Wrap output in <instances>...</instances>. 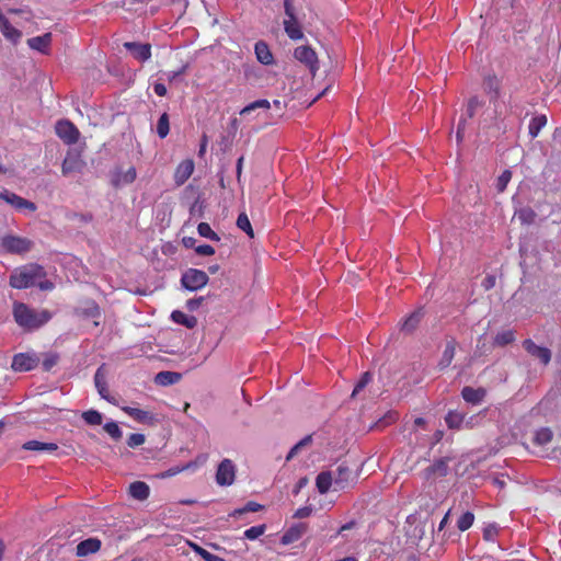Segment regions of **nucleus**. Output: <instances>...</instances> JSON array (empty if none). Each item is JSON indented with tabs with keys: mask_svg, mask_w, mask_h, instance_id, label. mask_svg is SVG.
<instances>
[{
	"mask_svg": "<svg viewBox=\"0 0 561 561\" xmlns=\"http://www.w3.org/2000/svg\"><path fill=\"white\" fill-rule=\"evenodd\" d=\"M24 450L37 451V453H53L58 449L55 443H44L39 440H28L22 445Z\"/></svg>",
	"mask_w": 561,
	"mask_h": 561,
	"instance_id": "aec40b11",
	"label": "nucleus"
},
{
	"mask_svg": "<svg viewBox=\"0 0 561 561\" xmlns=\"http://www.w3.org/2000/svg\"><path fill=\"white\" fill-rule=\"evenodd\" d=\"M428 471L435 476H445L447 472V465L444 460L435 461L430 468Z\"/></svg>",
	"mask_w": 561,
	"mask_h": 561,
	"instance_id": "864d4df0",
	"label": "nucleus"
},
{
	"mask_svg": "<svg viewBox=\"0 0 561 561\" xmlns=\"http://www.w3.org/2000/svg\"><path fill=\"white\" fill-rule=\"evenodd\" d=\"M170 131L169 115L163 113L157 123V134L160 138H165Z\"/></svg>",
	"mask_w": 561,
	"mask_h": 561,
	"instance_id": "a19ab883",
	"label": "nucleus"
},
{
	"mask_svg": "<svg viewBox=\"0 0 561 561\" xmlns=\"http://www.w3.org/2000/svg\"><path fill=\"white\" fill-rule=\"evenodd\" d=\"M194 551L201 556L205 561H226L224 558L217 556V554H213L210 553L209 551H207L206 549L197 546V545H192Z\"/></svg>",
	"mask_w": 561,
	"mask_h": 561,
	"instance_id": "de8ad7c7",
	"label": "nucleus"
},
{
	"mask_svg": "<svg viewBox=\"0 0 561 561\" xmlns=\"http://www.w3.org/2000/svg\"><path fill=\"white\" fill-rule=\"evenodd\" d=\"M312 443V436L307 435L302 439H300L296 445L293 446V448L289 450L288 455L286 456V460H291L302 448L309 446Z\"/></svg>",
	"mask_w": 561,
	"mask_h": 561,
	"instance_id": "58836bf2",
	"label": "nucleus"
},
{
	"mask_svg": "<svg viewBox=\"0 0 561 561\" xmlns=\"http://www.w3.org/2000/svg\"><path fill=\"white\" fill-rule=\"evenodd\" d=\"M523 347L528 354L538 358L543 365H548L551 360V352L549 348L539 346L530 339L523 342Z\"/></svg>",
	"mask_w": 561,
	"mask_h": 561,
	"instance_id": "f8f14e48",
	"label": "nucleus"
},
{
	"mask_svg": "<svg viewBox=\"0 0 561 561\" xmlns=\"http://www.w3.org/2000/svg\"><path fill=\"white\" fill-rule=\"evenodd\" d=\"M59 362V355L55 352H47L43 354L42 367L45 371H49Z\"/></svg>",
	"mask_w": 561,
	"mask_h": 561,
	"instance_id": "f704fd0d",
	"label": "nucleus"
},
{
	"mask_svg": "<svg viewBox=\"0 0 561 561\" xmlns=\"http://www.w3.org/2000/svg\"><path fill=\"white\" fill-rule=\"evenodd\" d=\"M22 198L23 197L19 196L18 194H15L13 192L8 191V190H3L0 192V199L8 203L15 209H18L19 205L22 203Z\"/></svg>",
	"mask_w": 561,
	"mask_h": 561,
	"instance_id": "e433bc0d",
	"label": "nucleus"
},
{
	"mask_svg": "<svg viewBox=\"0 0 561 561\" xmlns=\"http://www.w3.org/2000/svg\"><path fill=\"white\" fill-rule=\"evenodd\" d=\"M12 313L16 324L25 331L38 330L53 318L46 309H34L19 301L13 304Z\"/></svg>",
	"mask_w": 561,
	"mask_h": 561,
	"instance_id": "f03ea898",
	"label": "nucleus"
},
{
	"mask_svg": "<svg viewBox=\"0 0 561 561\" xmlns=\"http://www.w3.org/2000/svg\"><path fill=\"white\" fill-rule=\"evenodd\" d=\"M51 33H45L41 36H34L27 39V45L31 49L42 54H48L51 44Z\"/></svg>",
	"mask_w": 561,
	"mask_h": 561,
	"instance_id": "2eb2a0df",
	"label": "nucleus"
},
{
	"mask_svg": "<svg viewBox=\"0 0 561 561\" xmlns=\"http://www.w3.org/2000/svg\"><path fill=\"white\" fill-rule=\"evenodd\" d=\"M265 528V525L252 526L248 528L243 535L249 540H255L264 534Z\"/></svg>",
	"mask_w": 561,
	"mask_h": 561,
	"instance_id": "8fccbe9b",
	"label": "nucleus"
},
{
	"mask_svg": "<svg viewBox=\"0 0 561 561\" xmlns=\"http://www.w3.org/2000/svg\"><path fill=\"white\" fill-rule=\"evenodd\" d=\"M204 301V298L203 297H198V298H192V299H188L186 301V308L190 310V311H195L196 309L199 308V306L202 305V302Z\"/></svg>",
	"mask_w": 561,
	"mask_h": 561,
	"instance_id": "052dcab7",
	"label": "nucleus"
},
{
	"mask_svg": "<svg viewBox=\"0 0 561 561\" xmlns=\"http://www.w3.org/2000/svg\"><path fill=\"white\" fill-rule=\"evenodd\" d=\"M171 319L178 324H182L187 329H193L197 324V319L194 316H190L180 310H174L171 313Z\"/></svg>",
	"mask_w": 561,
	"mask_h": 561,
	"instance_id": "bb28decb",
	"label": "nucleus"
},
{
	"mask_svg": "<svg viewBox=\"0 0 561 561\" xmlns=\"http://www.w3.org/2000/svg\"><path fill=\"white\" fill-rule=\"evenodd\" d=\"M485 394H486V392L483 388L474 389L471 387H465L461 390V396H462L463 400L466 402L472 403V404L481 403L483 401Z\"/></svg>",
	"mask_w": 561,
	"mask_h": 561,
	"instance_id": "412c9836",
	"label": "nucleus"
},
{
	"mask_svg": "<svg viewBox=\"0 0 561 561\" xmlns=\"http://www.w3.org/2000/svg\"><path fill=\"white\" fill-rule=\"evenodd\" d=\"M334 484V477L330 471H322L316 479V485L320 494H325L331 485Z\"/></svg>",
	"mask_w": 561,
	"mask_h": 561,
	"instance_id": "a878e982",
	"label": "nucleus"
},
{
	"mask_svg": "<svg viewBox=\"0 0 561 561\" xmlns=\"http://www.w3.org/2000/svg\"><path fill=\"white\" fill-rule=\"evenodd\" d=\"M483 287L488 290L491 289L495 285L494 276H486L482 283Z\"/></svg>",
	"mask_w": 561,
	"mask_h": 561,
	"instance_id": "338daca9",
	"label": "nucleus"
},
{
	"mask_svg": "<svg viewBox=\"0 0 561 561\" xmlns=\"http://www.w3.org/2000/svg\"><path fill=\"white\" fill-rule=\"evenodd\" d=\"M547 117L546 115H537L533 117L529 122L528 131L531 138L538 136L540 130L546 126Z\"/></svg>",
	"mask_w": 561,
	"mask_h": 561,
	"instance_id": "7c9ffc66",
	"label": "nucleus"
},
{
	"mask_svg": "<svg viewBox=\"0 0 561 561\" xmlns=\"http://www.w3.org/2000/svg\"><path fill=\"white\" fill-rule=\"evenodd\" d=\"M10 286L24 289L38 286L42 290H51L53 282L46 279L45 270L38 264H26L15 268L10 275Z\"/></svg>",
	"mask_w": 561,
	"mask_h": 561,
	"instance_id": "f257e3e1",
	"label": "nucleus"
},
{
	"mask_svg": "<svg viewBox=\"0 0 561 561\" xmlns=\"http://www.w3.org/2000/svg\"><path fill=\"white\" fill-rule=\"evenodd\" d=\"M474 522V515L471 512L463 513L457 520V527L459 530L465 531L469 529Z\"/></svg>",
	"mask_w": 561,
	"mask_h": 561,
	"instance_id": "c03bdc74",
	"label": "nucleus"
},
{
	"mask_svg": "<svg viewBox=\"0 0 561 561\" xmlns=\"http://www.w3.org/2000/svg\"><path fill=\"white\" fill-rule=\"evenodd\" d=\"M0 245L7 253L24 254L33 248V241L25 237L5 234L0 239Z\"/></svg>",
	"mask_w": 561,
	"mask_h": 561,
	"instance_id": "7ed1b4c3",
	"label": "nucleus"
},
{
	"mask_svg": "<svg viewBox=\"0 0 561 561\" xmlns=\"http://www.w3.org/2000/svg\"><path fill=\"white\" fill-rule=\"evenodd\" d=\"M398 414L396 412H389L382 420H380V423H383L386 425L393 423L397 421Z\"/></svg>",
	"mask_w": 561,
	"mask_h": 561,
	"instance_id": "e2e57ef3",
	"label": "nucleus"
},
{
	"mask_svg": "<svg viewBox=\"0 0 561 561\" xmlns=\"http://www.w3.org/2000/svg\"><path fill=\"white\" fill-rule=\"evenodd\" d=\"M512 179V172L508 171V170H505L499 178H497V181H496V190L497 192L502 193L505 191L507 184L510 183Z\"/></svg>",
	"mask_w": 561,
	"mask_h": 561,
	"instance_id": "3c124183",
	"label": "nucleus"
},
{
	"mask_svg": "<svg viewBox=\"0 0 561 561\" xmlns=\"http://www.w3.org/2000/svg\"><path fill=\"white\" fill-rule=\"evenodd\" d=\"M104 431L114 439L118 440L122 437V431L117 423L115 422H107L104 425Z\"/></svg>",
	"mask_w": 561,
	"mask_h": 561,
	"instance_id": "603ef678",
	"label": "nucleus"
},
{
	"mask_svg": "<svg viewBox=\"0 0 561 561\" xmlns=\"http://www.w3.org/2000/svg\"><path fill=\"white\" fill-rule=\"evenodd\" d=\"M455 351H456V344H455V341H449L447 344H446V347L443 352V355H442V359L439 362V366L442 368H446L448 367L453 359H454V356H455Z\"/></svg>",
	"mask_w": 561,
	"mask_h": 561,
	"instance_id": "2f4dec72",
	"label": "nucleus"
},
{
	"mask_svg": "<svg viewBox=\"0 0 561 561\" xmlns=\"http://www.w3.org/2000/svg\"><path fill=\"white\" fill-rule=\"evenodd\" d=\"M145 443V435L142 434H131L127 439V445L131 448H135L137 446H140Z\"/></svg>",
	"mask_w": 561,
	"mask_h": 561,
	"instance_id": "5fc2aeb1",
	"label": "nucleus"
},
{
	"mask_svg": "<svg viewBox=\"0 0 561 561\" xmlns=\"http://www.w3.org/2000/svg\"><path fill=\"white\" fill-rule=\"evenodd\" d=\"M284 9L287 19L284 20V30L288 37L294 41L301 39L304 33L294 13V8L290 0L284 1Z\"/></svg>",
	"mask_w": 561,
	"mask_h": 561,
	"instance_id": "39448f33",
	"label": "nucleus"
},
{
	"mask_svg": "<svg viewBox=\"0 0 561 561\" xmlns=\"http://www.w3.org/2000/svg\"><path fill=\"white\" fill-rule=\"evenodd\" d=\"M236 478V468L230 459H224L217 469L216 482L219 485H231Z\"/></svg>",
	"mask_w": 561,
	"mask_h": 561,
	"instance_id": "9d476101",
	"label": "nucleus"
},
{
	"mask_svg": "<svg viewBox=\"0 0 561 561\" xmlns=\"http://www.w3.org/2000/svg\"><path fill=\"white\" fill-rule=\"evenodd\" d=\"M254 53L259 62L265 66L274 64L273 54L264 41H259L254 45Z\"/></svg>",
	"mask_w": 561,
	"mask_h": 561,
	"instance_id": "a211bd4d",
	"label": "nucleus"
},
{
	"mask_svg": "<svg viewBox=\"0 0 561 561\" xmlns=\"http://www.w3.org/2000/svg\"><path fill=\"white\" fill-rule=\"evenodd\" d=\"M182 378V375L180 373L175 371H160L154 377V382L159 386H171L178 383Z\"/></svg>",
	"mask_w": 561,
	"mask_h": 561,
	"instance_id": "b1692460",
	"label": "nucleus"
},
{
	"mask_svg": "<svg viewBox=\"0 0 561 561\" xmlns=\"http://www.w3.org/2000/svg\"><path fill=\"white\" fill-rule=\"evenodd\" d=\"M39 362L41 358L35 352L19 353L13 356L11 368L19 373L30 371L34 369Z\"/></svg>",
	"mask_w": 561,
	"mask_h": 561,
	"instance_id": "423d86ee",
	"label": "nucleus"
},
{
	"mask_svg": "<svg viewBox=\"0 0 561 561\" xmlns=\"http://www.w3.org/2000/svg\"><path fill=\"white\" fill-rule=\"evenodd\" d=\"M260 510H262V505L256 503V502H248L243 507L241 508H237L234 510L232 513H231V516H240L244 513H255V512H259Z\"/></svg>",
	"mask_w": 561,
	"mask_h": 561,
	"instance_id": "a18cd8bd",
	"label": "nucleus"
},
{
	"mask_svg": "<svg viewBox=\"0 0 561 561\" xmlns=\"http://www.w3.org/2000/svg\"><path fill=\"white\" fill-rule=\"evenodd\" d=\"M352 479V471L347 466L340 465L334 476V485L336 489H344Z\"/></svg>",
	"mask_w": 561,
	"mask_h": 561,
	"instance_id": "5701e85b",
	"label": "nucleus"
},
{
	"mask_svg": "<svg viewBox=\"0 0 561 561\" xmlns=\"http://www.w3.org/2000/svg\"><path fill=\"white\" fill-rule=\"evenodd\" d=\"M101 548V541L98 538H89L78 543L77 556L87 557L91 553H95Z\"/></svg>",
	"mask_w": 561,
	"mask_h": 561,
	"instance_id": "6ab92c4d",
	"label": "nucleus"
},
{
	"mask_svg": "<svg viewBox=\"0 0 561 561\" xmlns=\"http://www.w3.org/2000/svg\"><path fill=\"white\" fill-rule=\"evenodd\" d=\"M515 340V333L513 330H505L499 332L494 337V344L499 346H505Z\"/></svg>",
	"mask_w": 561,
	"mask_h": 561,
	"instance_id": "c9c22d12",
	"label": "nucleus"
},
{
	"mask_svg": "<svg viewBox=\"0 0 561 561\" xmlns=\"http://www.w3.org/2000/svg\"><path fill=\"white\" fill-rule=\"evenodd\" d=\"M237 227L244 231L250 238L254 237V232L249 217L245 213H241L237 218Z\"/></svg>",
	"mask_w": 561,
	"mask_h": 561,
	"instance_id": "ea45409f",
	"label": "nucleus"
},
{
	"mask_svg": "<svg viewBox=\"0 0 561 561\" xmlns=\"http://www.w3.org/2000/svg\"><path fill=\"white\" fill-rule=\"evenodd\" d=\"M485 89L490 92H494V95H497L499 92V80L495 77H490L485 80Z\"/></svg>",
	"mask_w": 561,
	"mask_h": 561,
	"instance_id": "6e6d98bb",
	"label": "nucleus"
},
{
	"mask_svg": "<svg viewBox=\"0 0 561 561\" xmlns=\"http://www.w3.org/2000/svg\"><path fill=\"white\" fill-rule=\"evenodd\" d=\"M150 489L147 483L142 481L133 482L129 485V494L131 497L138 501H145L148 499Z\"/></svg>",
	"mask_w": 561,
	"mask_h": 561,
	"instance_id": "393cba45",
	"label": "nucleus"
},
{
	"mask_svg": "<svg viewBox=\"0 0 561 561\" xmlns=\"http://www.w3.org/2000/svg\"><path fill=\"white\" fill-rule=\"evenodd\" d=\"M463 417L465 416L462 413H459L456 411H449L445 417V421L449 428L459 430L463 422Z\"/></svg>",
	"mask_w": 561,
	"mask_h": 561,
	"instance_id": "72a5a7b5",
	"label": "nucleus"
},
{
	"mask_svg": "<svg viewBox=\"0 0 561 561\" xmlns=\"http://www.w3.org/2000/svg\"><path fill=\"white\" fill-rule=\"evenodd\" d=\"M124 47L130 51L133 57L141 62L147 61L151 57L150 44H141L135 42L124 43Z\"/></svg>",
	"mask_w": 561,
	"mask_h": 561,
	"instance_id": "ddd939ff",
	"label": "nucleus"
},
{
	"mask_svg": "<svg viewBox=\"0 0 561 561\" xmlns=\"http://www.w3.org/2000/svg\"><path fill=\"white\" fill-rule=\"evenodd\" d=\"M422 317L423 312L421 310L414 311L402 322L401 330L411 333L419 325Z\"/></svg>",
	"mask_w": 561,
	"mask_h": 561,
	"instance_id": "c756f323",
	"label": "nucleus"
},
{
	"mask_svg": "<svg viewBox=\"0 0 561 561\" xmlns=\"http://www.w3.org/2000/svg\"><path fill=\"white\" fill-rule=\"evenodd\" d=\"M136 176L137 172L134 167L128 168L126 171H123L121 168H115L111 172V184L114 187L125 186L133 183L136 180Z\"/></svg>",
	"mask_w": 561,
	"mask_h": 561,
	"instance_id": "9b49d317",
	"label": "nucleus"
},
{
	"mask_svg": "<svg viewBox=\"0 0 561 561\" xmlns=\"http://www.w3.org/2000/svg\"><path fill=\"white\" fill-rule=\"evenodd\" d=\"M153 91L159 96H164L167 94V88L163 83L157 82L153 85Z\"/></svg>",
	"mask_w": 561,
	"mask_h": 561,
	"instance_id": "680f3d73",
	"label": "nucleus"
},
{
	"mask_svg": "<svg viewBox=\"0 0 561 561\" xmlns=\"http://www.w3.org/2000/svg\"><path fill=\"white\" fill-rule=\"evenodd\" d=\"M56 134L67 145L76 144L80 136L78 128L67 119L57 122Z\"/></svg>",
	"mask_w": 561,
	"mask_h": 561,
	"instance_id": "6e6552de",
	"label": "nucleus"
},
{
	"mask_svg": "<svg viewBox=\"0 0 561 561\" xmlns=\"http://www.w3.org/2000/svg\"><path fill=\"white\" fill-rule=\"evenodd\" d=\"M312 443V436L307 435L302 439H300L296 445L293 446V448L289 450L288 455L286 456V460H291L302 448L309 446Z\"/></svg>",
	"mask_w": 561,
	"mask_h": 561,
	"instance_id": "4c0bfd02",
	"label": "nucleus"
},
{
	"mask_svg": "<svg viewBox=\"0 0 561 561\" xmlns=\"http://www.w3.org/2000/svg\"><path fill=\"white\" fill-rule=\"evenodd\" d=\"M195 252L199 255L208 256L215 253V249L209 244H202L196 247Z\"/></svg>",
	"mask_w": 561,
	"mask_h": 561,
	"instance_id": "bf43d9fd",
	"label": "nucleus"
},
{
	"mask_svg": "<svg viewBox=\"0 0 561 561\" xmlns=\"http://www.w3.org/2000/svg\"><path fill=\"white\" fill-rule=\"evenodd\" d=\"M194 161L192 159H186L182 161L175 169L174 172V181L178 185L184 184L194 171Z\"/></svg>",
	"mask_w": 561,
	"mask_h": 561,
	"instance_id": "4468645a",
	"label": "nucleus"
},
{
	"mask_svg": "<svg viewBox=\"0 0 561 561\" xmlns=\"http://www.w3.org/2000/svg\"><path fill=\"white\" fill-rule=\"evenodd\" d=\"M122 410L139 423L152 425L156 422L154 415L150 412L131 407H123Z\"/></svg>",
	"mask_w": 561,
	"mask_h": 561,
	"instance_id": "dca6fc26",
	"label": "nucleus"
},
{
	"mask_svg": "<svg viewBox=\"0 0 561 561\" xmlns=\"http://www.w3.org/2000/svg\"><path fill=\"white\" fill-rule=\"evenodd\" d=\"M0 31L2 35L12 42L13 44H16L20 38L22 37L21 31L12 26L9 22V20L0 12Z\"/></svg>",
	"mask_w": 561,
	"mask_h": 561,
	"instance_id": "f3484780",
	"label": "nucleus"
},
{
	"mask_svg": "<svg viewBox=\"0 0 561 561\" xmlns=\"http://www.w3.org/2000/svg\"><path fill=\"white\" fill-rule=\"evenodd\" d=\"M553 433L549 427H541L536 431L534 443L539 446H545L552 440Z\"/></svg>",
	"mask_w": 561,
	"mask_h": 561,
	"instance_id": "473e14b6",
	"label": "nucleus"
},
{
	"mask_svg": "<svg viewBox=\"0 0 561 561\" xmlns=\"http://www.w3.org/2000/svg\"><path fill=\"white\" fill-rule=\"evenodd\" d=\"M478 106H480L479 100L477 98L470 99V101L468 102V105H467L466 116L468 118H471L473 116L474 111L477 110Z\"/></svg>",
	"mask_w": 561,
	"mask_h": 561,
	"instance_id": "4d7b16f0",
	"label": "nucleus"
},
{
	"mask_svg": "<svg viewBox=\"0 0 561 561\" xmlns=\"http://www.w3.org/2000/svg\"><path fill=\"white\" fill-rule=\"evenodd\" d=\"M36 209H37V206L35 205V203L27 201L25 198H22V203L19 205L16 210H20V211L27 210L30 213H34Z\"/></svg>",
	"mask_w": 561,
	"mask_h": 561,
	"instance_id": "13d9d810",
	"label": "nucleus"
},
{
	"mask_svg": "<svg viewBox=\"0 0 561 561\" xmlns=\"http://www.w3.org/2000/svg\"><path fill=\"white\" fill-rule=\"evenodd\" d=\"M294 57L304 64L314 76L319 69V62L316 51L308 45L298 46L294 50Z\"/></svg>",
	"mask_w": 561,
	"mask_h": 561,
	"instance_id": "0eeeda50",
	"label": "nucleus"
},
{
	"mask_svg": "<svg viewBox=\"0 0 561 561\" xmlns=\"http://www.w3.org/2000/svg\"><path fill=\"white\" fill-rule=\"evenodd\" d=\"M82 419L89 425H100L103 421L102 414L96 410H88L83 412Z\"/></svg>",
	"mask_w": 561,
	"mask_h": 561,
	"instance_id": "79ce46f5",
	"label": "nucleus"
},
{
	"mask_svg": "<svg viewBox=\"0 0 561 561\" xmlns=\"http://www.w3.org/2000/svg\"><path fill=\"white\" fill-rule=\"evenodd\" d=\"M94 383H95L99 394L106 401H111L110 396H108L107 386H106L105 375L103 373L102 367L98 368V370L94 375Z\"/></svg>",
	"mask_w": 561,
	"mask_h": 561,
	"instance_id": "cd10ccee",
	"label": "nucleus"
},
{
	"mask_svg": "<svg viewBox=\"0 0 561 561\" xmlns=\"http://www.w3.org/2000/svg\"><path fill=\"white\" fill-rule=\"evenodd\" d=\"M466 117H461L457 128V140L460 141L462 139V133L465 128Z\"/></svg>",
	"mask_w": 561,
	"mask_h": 561,
	"instance_id": "69168bd1",
	"label": "nucleus"
},
{
	"mask_svg": "<svg viewBox=\"0 0 561 561\" xmlns=\"http://www.w3.org/2000/svg\"><path fill=\"white\" fill-rule=\"evenodd\" d=\"M197 231L199 236L207 238L213 241H219V236L211 229V227L207 222H201L197 226Z\"/></svg>",
	"mask_w": 561,
	"mask_h": 561,
	"instance_id": "37998d69",
	"label": "nucleus"
},
{
	"mask_svg": "<svg viewBox=\"0 0 561 561\" xmlns=\"http://www.w3.org/2000/svg\"><path fill=\"white\" fill-rule=\"evenodd\" d=\"M208 280V275L204 271L196 268H188L181 277L182 286L190 291L202 289L207 285Z\"/></svg>",
	"mask_w": 561,
	"mask_h": 561,
	"instance_id": "20e7f679",
	"label": "nucleus"
},
{
	"mask_svg": "<svg viewBox=\"0 0 561 561\" xmlns=\"http://www.w3.org/2000/svg\"><path fill=\"white\" fill-rule=\"evenodd\" d=\"M85 162L83 161L81 154L77 151L70 150L67 152L62 165L61 172L65 176L70 175L72 173L82 172Z\"/></svg>",
	"mask_w": 561,
	"mask_h": 561,
	"instance_id": "1a4fd4ad",
	"label": "nucleus"
},
{
	"mask_svg": "<svg viewBox=\"0 0 561 561\" xmlns=\"http://www.w3.org/2000/svg\"><path fill=\"white\" fill-rule=\"evenodd\" d=\"M371 379L373 376L370 373H364L352 392V398H355L371 381Z\"/></svg>",
	"mask_w": 561,
	"mask_h": 561,
	"instance_id": "09e8293b",
	"label": "nucleus"
},
{
	"mask_svg": "<svg viewBox=\"0 0 561 561\" xmlns=\"http://www.w3.org/2000/svg\"><path fill=\"white\" fill-rule=\"evenodd\" d=\"M306 529H307V527L305 524H298V525L290 527L283 535L282 543L289 545V543H293V542L299 540L306 533Z\"/></svg>",
	"mask_w": 561,
	"mask_h": 561,
	"instance_id": "4be33fe9",
	"label": "nucleus"
},
{
	"mask_svg": "<svg viewBox=\"0 0 561 561\" xmlns=\"http://www.w3.org/2000/svg\"><path fill=\"white\" fill-rule=\"evenodd\" d=\"M310 513H311V508H309V507H301V508L296 511L295 517L305 518V517L309 516Z\"/></svg>",
	"mask_w": 561,
	"mask_h": 561,
	"instance_id": "0e129e2a",
	"label": "nucleus"
},
{
	"mask_svg": "<svg viewBox=\"0 0 561 561\" xmlns=\"http://www.w3.org/2000/svg\"><path fill=\"white\" fill-rule=\"evenodd\" d=\"M270 108H271L270 101L265 100V99H261V100H256V101L248 104L247 106H244L240 111V115L241 116H247V115H250L252 113H255V111H257V110L268 111Z\"/></svg>",
	"mask_w": 561,
	"mask_h": 561,
	"instance_id": "c85d7f7f",
	"label": "nucleus"
},
{
	"mask_svg": "<svg viewBox=\"0 0 561 561\" xmlns=\"http://www.w3.org/2000/svg\"><path fill=\"white\" fill-rule=\"evenodd\" d=\"M185 71V67H183L181 70L179 71H170L167 73V78L169 81H173L175 80L179 76L183 75Z\"/></svg>",
	"mask_w": 561,
	"mask_h": 561,
	"instance_id": "774afa93",
	"label": "nucleus"
},
{
	"mask_svg": "<svg viewBox=\"0 0 561 561\" xmlns=\"http://www.w3.org/2000/svg\"><path fill=\"white\" fill-rule=\"evenodd\" d=\"M516 215L523 224H527V225L533 224L536 218V213L529 207L519 209L516 213Z\"/></svg>",
	"mask_w": 561,
	"mask_h": 561,
	"instance_id": "49530a36",
	"label": "nucleus"
}]
</instances>
